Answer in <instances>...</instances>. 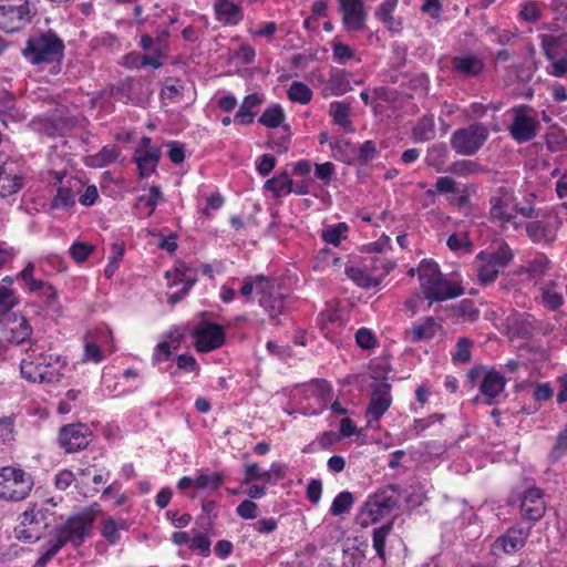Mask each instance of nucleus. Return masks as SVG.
<instances>
[{
	"instance_id": "nucleus-1",
	"label": "nucleus",
	"mask_w": 567,
	"mask_h": 567,
	"mask_svg": "<svg viewBox=\"0 0 567 567\" xmlns=\"http://www.w3.org/2000/svg\"><path fill=\"white\" fill-rule=\"evenodd\" d=\"M93 520L94 515L91 512H83L58 526L54 512L44 504H32L20 515L14 534L18 539L27 543L51 536L37 560V566L43 567L64 545H81L91 535Z\"/></svg>"
},
{
	"instance_id": "nucleus-2",
	"label": "nucleus",
	"mask_w": 567,
	"mask_h": 567,
	"mask_svg": "<svg viewBox=\"0 0 567 567\" xmlns=\"http://www.w3.org/2000/svg\"><path fill=\"white\" fill-rule=\"evenodd\" d=\"M23 56L33 65L44 69L59 64L64 55L63 41L52 31L32 34L22 50Z\"/></svg>"
},
{
	"instance_id": "nucleus-3",
	"label": "nucleus",
	"mask_w": 567,
	"mask_h": 567,
	"mask_svg": "<svg viewBox=\"0 0 567 567\" xmlns=\"http://www.w3.org/2000/svg\"><path fill=\"white\" fill-rule=\"evenodd\" d=\"M421 289L430 305L460 297L464 289L456 282L446 280L437 264L423 260L417 269Z\"/></svg>"
},
{
	"instance_id": "nucleus-4",
	"label": "nucleus",
	"mask_w": 567,
	"mask_h": 567,
	"mask_svg": "<svg viewBox=\"0 0 567 567\" xmlns=\"http://www.w3.org/2000/svg\"><path fill=\"white\" fill-rule=\"evenodd\" d=\"M65 365L61 355L44 354L35 350L28 351L27 357L20 363L22 377L33 383L59 382Z\"/></svg>"
},
{
	"instance_id": "nucleus-5",
	"label": "nucleus",
	"mask_w": 567,
	"mask_h": 567,
	"mask_svg": "<svg viewBox=\"0 0 567 567\" xmlns=\"http://www.w3.org/2000/svg\"><path fill=\"white\" fill-rule=\"evenodd\" d=\"M399 498V485L391 484L375 492L369 497L361 509V524L368 525L370 523H375L390 514L398 506Z\"/></svg>"
},
{
	"instance_id": "nucleus-6",
	"label": "nucleus",
	"mask_w": 567,
	"mask_h": 567,
	"mask_svg": "<svg viewBox=\"0 0 567 567\" xmlns=\"http://www.w3.org/2000/svg\"><path fill=\"white\" fill-rule=\"evenodd\" d=\"M33 487L32 477L20 467L0 468V498L19 502L24 499Z\"/></svg>"
},
{
	"instance_id": "nucleus-7",
	"label": "nucleus",
	"mask_w": 567,
	"mask_h": 567,
	"mask_svg": "<svg viewBox=\"0 0 567 567\" xmlns=\"http://www.w3.org/2000/svg\"><path fill=\"white\" fill-rule=\"evenodd\" d=\"M489 136L488 127L480 122L466 127L457 128L451 135L450 142L453 151L462 156L475 155L486 143Z\"/></svg>"
},
{
	"instance_id": "nucleus-8",
	"label": "nucleus",
	"mask_w": 567,
	"mask_h": 567,
	"mask_svg": "<svg viewBox=\"0 0 567 567\" xmlns=\"http://www.w3.org/2000/svg\"><path fill=\"white\" fill-rule=\"evenodd\" d=\"M52 184L56 187V194L50 206L53 209L69 210L74 207L76 197L84 189V183L74 176H66L64 172H54Z\"/></svg>"
},
{
	"instance_id": "nucleus-9",
	"label": "nucleus",
	"mask_w": 567,
	"mask_h": 567,
	"mask_svg": "<svg viewBox=\"0 0 567 567\" xmlns=\"http://www.w3.org/2000/svg\"><path fill=\"white\" fill-rule=\"evenodd\" d=\"M514 202L515 196L512 189L506 187L496 188L489 197V220L498 223L501 226L512 225L517 228Z\"/></svg>"
},
{
	"instance_id": "nucleus-10",
	"label": "nucleus",
	"mask_w": 567,
	"mask_h": 567,
	"mask_svg": "<svg viewBox=\"0 0 567 567\" xmlns=\"http://www.w3.org/2000/svg\"><path fill=\"white\" fill-rule=\"evenodd\" d=\"M32 17L30 0L0 2V29L12 33L27 25Z\"/></svg>"
},
{
	"instance_id": "nucleus-11",
	"label": "nucleus",
	"mask_w": 567,
	"mask_h": 567,
	"mask_svg": "<svg viewBox=\"0 0 567 567\" xmlns=\"http://www.w3.org/2000/svg\"><path fill=\"white\" fill-rule=\"evenodd\" d=\"M514 118L509 125V134L517 143L532 141L538 132L539 122L533 109L518 105L512 109Z\"/></svg>"
},
{
	"instance_id": "nucleus-12",
	"label": "nucleus",
	"mask_w": 567,
	"mask_h": 567,
	"mask_svg": "<svg viewBox=\"0 0 567 567\" xmlns=\"http://www.w3.org/2000/svg\"><path fill=\"white\" fill-rule=\"evenodd\" d=\"M392 403L391 386L382 382L377 384L371 393L370 402L365 411L369 427H378L382 415Z\"/></svg>"
},
{
	"instance_id": "nucleus-13",
	"label": "nucleus",
	"mask_w": 567,
	"mask_h": 567,
	"mask_svg": "<svg viewBox=\"0 0 567 567\" xmlns=\"http://www.w3.org/2000/svg\"><path fill=\"white\" fill-rule=\"evenodd\" d=\"M560 225L556 214H546L539 220L527 223L526 233L534 243L549 245L555 241Z\"/></svg>"
},
{
	"instance_id": "nucleus-14",
	"label": "nucleus",
	"mask_w": 567,
	"mask_h": 567,
	"mask_svg": "<svg viewBox=\"0 0 567 567\" xmlns=\"http://www.w3.org/2000/svg\"><path fill=\"white\" fill-rule=\"evenodd\" d=\"M91 442V431L82 423L66 424L59 433V444L68 453L84 450Z\"/></svg>"
},
{
	"instance_id": "nucleus-15",
	"label": "nucleus",
	"mask_w": 567,
	"mask_h": 567,
	"mask_svg": "<svg viewBox=\"0 0 567 567\" xmlns=\"http://www.w3.org/2000/svg\"><path fill=\"white\" fill-rule=\"evenodd\" d=\"M484 59L471 51L456 54L451 60L452 73L457 78L476 79L485 71Z\"/></svg>"
},
{
	"instance_id": "nucleus-16",
	"label": "nucleus",
	"mask_w": 567,
	"mask_h": 567,
	"mask_svg": "<svg viewBox=\"0 0 567 567\" xmlns=\"http://www.w3.org/2000/svg\"><path fill=\"white\" fill-rule=\"evenodd\" d=\"M196 350L209 352L221 347L225 342V331L216 323H200L193 332Z\"/></svg>"
},
{
	"instance_id": "nucleus-17",
	"label": "nucleus",
	"mask_w": 567,
	"mask_h": 567,
	"mask_svg": "<svg viewBox=\"0 0 567 567\" xmlns=\"http://www.w3.org/2000/svg\"><path fill=\"white\" fill-rule=\"evenodd\" d=\"M342 13V21L348 31L362 30L367 13L362 0H338Z\"/></svg>"
},
{
	"instance_id": "nucleus-18",
	"label": "nucleus",
	"mask_w": 567,
	"mask_h": 567,
	"mask_svg": "<svg viewBox=\"0 0 567 567\" xmlns=\"http://www.w3.org/2000/svg\"><path fill=\"white\" fill-rule=\"evenodd\" d=\"M442 330V326L433 318L426 317L419 320L404 331V338L409 342H426L433 339L437 332Z\"/></svg>"
},
{
	"instance_id": "nucleus-19",
	"label": "nucleus",
	"mask_w": 567,
	"mask_h": 567,
	"mask_svg": "<svg viewBox=\"0 0 567 567\" xmlns=\"http://www.w3.org/2000/svg\"><path fill=\"white\" fill-rule=\"evenodd\" d=\"M214 13L217 21L229 27L239 24L244 19L243 7L233 0H215Z\"/></svg>"
},
{
	"instance_id": "nucleus-20",
	"label": "nucleus",
	"mask_w": 567,
	"mask_h": 567,
	"mask_svg": "<svg viewBox=\"0 0 567 567\" xmlns=\"http://www.w3.org/2000/svg\"><path fill=\"white\" fill-rule=\"evenodd\" d=\"M545 509L542 491L537 487L528 488L524 493L522 501V514L524 518L538 520L543 517Z\"/></svg>"
},
{
	"instance_id": "nucleus-21",
	"label": "nucleus",
	"mask_w": 567,
	"mask_h": 567,
	"mask_svg": "<svg viewBox=\"0 0 567 567\" xmlns=\"http://www.w3.org/2000/svg\"><path fill=\"white\" fill-rule=\"evenodd\" d=\"M529 529V527L523 528L520 526L509 528L504 536L496 540V546L501 547L506 554L516 553L525 545Z\"/></svg>"
},
{
	"instance_id": "nucleus-22",
	"label": "nucleus",
	"mask_w": 567,
	"mask_h": 567,
	"mask_svg": "<svg viewBox=\"0 0 567 567\" xmlns=\"http://www.w3.org/2000/svg\"><path fill=\"white\" fill-rule=\"evenodd\" d=\"M3 332L9 342L21 344L32 334V327L24 317L14 316L7 323Z\"/></svg>"
},
{
	"instance_id": "nucleus-23",
	"label": "nucleus",
	"mask_w": 567,
	"mask_h": 567,
	"mask_svg": "<svg viewBox=\"0 0 567 567\" xmlns=\"http://www.w3.org/2000/svg\"><path fill=\"white\" fill-rule=\"evenodd\" d=\"M161 158V150H136L134 154V162L138 168V175L141 178H146L153 174L157 167Z\"/></svg>"
},
{
	"instance_id": "nucleus-24",
	"label": "nucleus",
	"mask_w": 567,
	"mask_h": 567,
	"mask_svg": "<svg viewBox=\"0 0 567 567\" xmlns=\"http://www.w3.org/2000/svg\"><path fill=\"white\" fill-rule=\"evenodd\" d=\"M538 39L547 59L567 55V33L539 34Z\"/></svg>"
},
{
	"instance_id": "nucleus-25",
	"label": "nucleus",
	"mask_w": 567,
	"mask_h": 567,
	"mask_svg": "<svg viewBox=\"0 0 567 567\" xmlns=\"http://www.w3.org/2000/svg\"><path fill=\"white\" fill-rule=\"evenodd\" d=\"M505 389V380L503 375L496 371H489L485 374L480 390L481 393L486 398L487 404H493L495 398H497Z\"/></svg>"
},
{
	"instance_id": "nucleus-26",
	"label": "nucleus",
	"mask_w": 567,
	"mask_h": 567,
	"mask_svg": "<svg viewBox=\"0 0 567 567\" xmlns=\"http://www.w3.org/2000/svg\"><path fill=\"white\" fill-rule=\"evenodd\" d=\"M476 272L480 282L484 286L496 280L499 268L488 258L487 251H481L476 256Z\"/></svg>"
},
{
	"instance_id": "nucleus-27",
	"label": "nucleus",
	"mask_w": 567,
	"mask_h": 567,
	"mask_svg": "<svg viewBox=\"0 0 567 567\" xmlns=\"http://www.w3.org/2000/svg\"><path fill=\"white\" fill-rule=\"evenodd\" d=\"M346 272L350 279L362 288H374L381 284V276L371 274L369 264L364 261L362 267H348Z\"/></svg>"
},
{
	"instance_id": "nucleus-28",
	"label": "nucleus",
	"mask_w": 567,
	"mask_h": 567,
	"mask_svg": "<svg viewBox=\"0 0 567 567\" xmlns=\"http://www.w3.org/2000/svg\"><path fill=\"white\" fill-rule=\"evenodd\" d=\"M224 482L225 475L221 472L199 471L194 478V487L212 494L218 491Z\"/></svg>"
},
{
	"instance_id": "nucleus-29",
	"label": "nucleus",
	"mask_w": 567,
	"mask_h": 567,
	"mask_svg": "<svg viewBox=\"0 0 567 567\" xmlns=\"http://www.w3.org/2000/svg\"><path fill=\"white\" fill-rule=\"evenodd\" d=\"M331 392V385L326 380H315L306 386V393L309 396L315 398L320 405L319 410L311 412V414L320 413L329 401Z\"/></svg>"
},
{
	"instance_id": "nucleus-30",
	"label": "nucleus",
	"mask_w": 567,
	"mask_h": 567,
	"mask_svg": "<svg viewBox=\"0 0 567 567\" xmlns=\"http://www.w3.org/2000/svg\"><path fill=\"white\" fill-rule=\"evenodd\" d=\"M449 158V150L446 144L436 143L429 147L425 156L427 166L434 168L436 172H445V164Z\"/></svg>"
},
{
	"instance_id": "nucleus-31",
	"label": "nucleus",
	"mask_w": 567,
	"mask_h": 567,
	"mask_svg": "<svg viewBox=\"0 0 567 567\" xmlns=\"http://www.w3.org/2000/svg\"><path fill=\"white\" fill-rule=\"evenodd\" d=\"M271 289L272 287L270 286V288L260 296L259 303L271 318H275L284 311L286 302L280 293H275Z\"/></svg>"
},
{
	"instance_id": "nucleus-32",
	"label": "nucleus",
	"mask_w": 567,
	"mask_h": 567,
	"mask_svg": "<svg viewBox=\"0 0 567 567\" xmlns=\"http://www.w3.org/2000/svg\"><path fill=\"white\" fill-rule=\"evenodd\" d=\"M333 158L343 163L352 164L357 156V146L347 140L339 138L330 142Z\"/></svg>"
},
{
	"instance_id": "nucleus-33",
	"label": "nucleus",
	"mask_w": 567,
	"mask_h": 567,
	"mask_svg": "<svg viewBox=\"0 0 567 567\" xmlns=\"http://www.w3.org/2000/svg\"><path fill=\"white\" fill-rule=\"evenodd\" d=\"M264 187L276 197H282L292 193V179L286 172H282L266 181Z\"/></svg>"
},
{
	"instance_id": "nucleus-34",
	"label": "nucleus",
	"mask_w": 567,
	"mask_h": 567,
	"mask_svg": "<svg viewBox=\"0 0 567 567\" xmlns=\"http://www.w3.org/2000/svg\"><path fill=\"white\" fill-rule=\"evenodd\" d=\"M261 102L260 96L257 94L247 95L237 111L235 120L244 125L251 124L255 118V113H252L251 110L260 105Z\"/></svg>"
},
{
	"instance_id": "nucleus-35",
	"label": "nucleus",
	"mask_w": 567,
	"mask_h": 567,
	"mask_svg": "<svg viewBox=\"0 0 567 567\" xmlns=\"http://www.w3.org/2000/svg\"><path fill=\"white\" fill-rule=\"evenodd\" d=\"M120 152L114 145L104 146L97 154L86 158V164L92 167H104L116 161Z\"/></svg>"
},
{
	"instance_id": "nucleus-36",
	"label": "nucleus",
	"mask_w": 567,
	"mask_h": 567,
	"mask_svg": "<svg viewBox=\"0 0 567 567\" xmlns=\"http://www.w3.org/2000/svg\"><path fill=\"white\" fill-rule=\"evenodd\" d=\"M453 315L463 322H475L480 318V310L473 300L463 299L453 307Z\"/></svg>"
},
{
	"instance_id": "nucleus-37",
	"label": "nucleus",
	"mask_w": 567,
	"mask_h": 567,
	"mask_svg": "<svg viewBox=\"0 0 567 567\" xmlns=\"http://www.w3.org/2000/svg\"><path fill=\"white\" fill-rule=\"evenodd\" d=\"M285 118L284 109L279 104H272L265 110L258 122L268 128H277L284 123Z\"/></svg>"
},
{
	"instance_id": "nucleus-38",
	"label": "nucleus",
	"mask_w": 567,
	"mask_h": 567,
	"mask_svg": "<svg viewBox=\"0 0 567 567\" xmlns=\"http://www.w3.org/2000/svg\"><path fill=\"white\" fill-rule=\"evenodd\" d=\"M445 172L456 176L466 177L482 173L483 168L474 161L461 159L452 163L446 167Z\"/></svg>"
},
{
	"instance_id": "nucleus-39",
	"label": "nucleus",
	"mask_w": 567,
	"mask_h": 567,
	"mask_svg": "<svg viewBox=\"0 0 567 567\" xmlns=\"http://www.w3.org/2000/svg\"><path fill=\"white\" fill-rule=\"evenodd\" d=\"M546 146L553 153L567 150L566 132L556 126L550 127L546 133Z\"/></svg>"
},
{
	"instance_id": "nucleus-40",
	"label": "nucleus",
	"mask_w": 567,
	"mask_h": 567,
	"mask_svg": "<svg viewBox=\"0 0 567 567\" xmlns=\"http://www.w3.org/2000/svg\"><path fill=\"white\" fill-rule=\"evenodd\" d=\"M22 120L21 112L14 105V97L6 94L4 101L0 102V121L8 125L10 122H19Z\"/></svg>"
},
{
	"instance_id": "nucleus-41",
	"label": "nucleus",
	"mask_w": 567,
	"mask_h": 567,
	"mask_svg": "<svg viewBox=\"0 0 567 567\" xmlns=\"http://www.w3.org/2000/svg\"><path fill=\"white\" fill-rule=\"evenodd\" d=\"M126 527L124 519L115 520L112 517H107L103 520L101 527V534L110 544H115L120 539V530Z\"/></svg>"
},
{
	"instance_id": "nucleus-42",
	"label": "nucleus",
	"mask_w": 567,
	"mask_h": 567,
	"mask_svg": "<svg viewBox=\"0 0 567 567\" xmlns=\"http://www.w3.org/2000/svg\"><path fill=\"white\" fill-rule=\"evenodd\" d=\"M363 261L369 264V271L371 274H379L381 276V281L394 268V262L384 256H368Z\"/></svg>"
},
{
	"instance_id": "nucleus-43",
	"label": "nucleus",
	"mask_w": 567,
	"mask_h": 567,
	"mask_svg": "<svg viewBox=\"0 0 567 567\" xmlns=\"http://www.w3.org/2000/svg\"><path fill=\"white\" fill-rule=\"evenodd\" d=\"M268 288H270V281L267 278L262 276L247 277L240 288V295L248 298L256 290L262 296Z\"/></svg>"
},
{
	"instance_id": "nucleus-44",
	"label": "nucleus",
	"mask_w": 567,
	"mask_h": 567,
	"mask_svg": "<svg viewBox=\"0 0 567 567\" xmlns=\"http://www.w3.org/2000/svg\"><path fill=\"white\" fill-rule=\"evenodd\" d=\"M125 251L124 243L122 241H115L112 244L111 247V256L109 257V262L104 269V276L107 279H111L116 270L118 269L120 262L123 259Z\"/></svg>"
},
{
	"instance_id": "nucleus-45",
	"label": "nucleus",
	"mask_w": 567,
	"mask_h": 567,
	"mask_svg": "<svg viewBox=\"0 0 567 567\" xmlns=\"http://www.w3.org/2000/svg\"><path fill=\"white\" fill-rule=\"evenodd\" d=\"M329 115L334 124L347 127L350 125V105L344 102L334 101L330 103Z\"/></svg>"
},
{
	"instance_id": "nucleus-46",
	"label": "nucleus",
	"mask_w": 567,
	"mask_h": 567,
	"mask_svg": "<svg viewBox=\"0 0 567 567\" xmlns=\"http://www.w3.org/2000/svg\"><path fill=\"white\" fill-rule=\"evenodd\" d=\"M555 285H545L542 287V302L549 310H557L564 303V297L560 292L555 290Z\"/></svg>"
},
{
	"instance_id": "nucleus-47",
	"label": "nucleus",
	"mask_w": 567,
	"mask_h": 567,
	"mask_svg": "<svg viewBox=\"0 0 567 567\" xmlns=\"http://www.w3.org/2000/svg\"><path fill=\"white\" fill-rule=\"evenodd\" d=\"M434 121L432 117H423L413 128V138L416 142H427L435 135Z\"/></svg>"
},
{
	"instance_id": "nucleus-48",
	"label": "nucleus",
	"mask_w": 567,
	"mask_h": 567,
	"mask_svg": "<svg viewBox=\"0 0 567 567\" xmlns=\"http://www.w3.org/2000/svg\"><path fill=\"white\" fill-rule=\"evenodd\" d=\"M288 97L290 101L299 104H308L312 97L311 89L302 82H292L288 90Z\"/></svg>"
},
{
	"instance_id": "nucleus-49",
	"label": "nucleus",
	"mask_w": 567,
	"mask_h": 567,
	"mask_svg": "<svg viewBox=\"0 0 567 567\" xmlns=\"http://www.w3.org/2000/svg\"><path fill=\"white\" fill-rule=\"evenodd\" d=\"M348 226L346 223L327 226L322 229L321 237L327 244L338 246L340 241L347 237Z\"/></svg>"
},
{
	"instance_id": "nucleus-50",
	"label": "nucleus",
	"mask_w": 567,
	"mask_h": 567,
	"mask_svg": "<svg viewBox=\"0 0 567 567\" xmlns=\"http://www.w3.org/2000/svg\"><path fill=\"white\" fill-rule=\"evenodd\" d=\"M148 190H150L148 196H140L137 198L136 206L137 207H141V206L146 207L148 209L147 216H151L154 213L156 205L161 202H164V196L158 186L152 185V186H150Z\"/></svg>"
},
{
	"instance_id": "nucleus-51",
	"label": "nucleus",
	"mask_w": 567,
	"mask_h": 567,
	"mask_svg": "<svg viewBox=\"0 0 567 567\" xmlns=\"http://www.w3.org/2000/svg\"><path fill=\"white\" fill-rule=\"evenodd\" d=\"M352 505L353 495L348 491L341 492L334 497L330 507V514L333 516L343 515L351 509Z\"/></svg>"
},
{
	"instance_id": "nucleus-52",
	"label": "nucleus",
	"mask_w": 567,
	"mask_h": 567,
	"mask_svg": "<svg viewBox=\"0 0 567 567\" xmlns=\"http://www.w3.org/2000/svg\"><path fill=\"white\" fill-rule=\"evenodd\" d=\"M549 259L539 255L530 260L526 266V274L532 279H540L548 270Z\"/></svg>"
},
{
	"instance_id": "nucleus-53",
	"label": "nucleus",
	"mask_w": 567,
	"mask_h": 567,
	"mask_svg": "<svg viewBox=\"0 0 567 567\" xmlns=\"http://www.w3.org/2000/svg\"><path fill=\"white\" fill-rule=\"evenodd\" d=\"M19 303V297L12 288L0 284V315L12 310Z\"/></svg>"
},
{
	"instance_id": "nucleus-54",
	"label": "nucleus",
	"mask_w": 567,
	"mask_h": 567,
	"mask_svg": "<svg viewBox=\"0 0 567 567\" xmlns=\"http://www.w3.org/2000/svg\"><path fill=\"white\" fill-rule=\"evenodd\" d=\"M392 523L382 525L375 528L372 534L373 548L380 558H384L385 539L392 530Z\"/></svg>"
},
{
	"instance_id": "nucleus-55",
	"label": "nucleus",
	"mask_w": 567,
	"mask_h": 567,
	"mask_svg": "<svg viewBox=\"0 0 567 567\" xmlns=\"http://www.w3.org/2000/svg\"><path fill=\"white\" fill-rule=\"evenodd\" d=\"M329 86L332 94L337 96L343 95L352 89L344 71L333 73Z\"/></svg>"
},
{
	"instance_id": "nucleus-56",
	"label": "nucleus",
	"mask_w": 567,
	"mask_h": 567,
	"mask_svg": "<svg viewBox=\"0 0 567 567\" xmlns=\"http://www.w3.org/2000/svg\"><path fill=\"white\" fill-rule=\"evenodd\" d=\"M488 258L499 268H505L514 258V254L511 247L503 243L499 245L497 250L488 252Z\"/></svg>"
},
{
	"instance_id": "nucleus-57",
	"label": "nucleus",
	"mask_w": 567,
	"mask_h": 567,
	"mask_svg": "<svg viewBox=\"0 0 567 567\" xmlns=\"http://www.w3.org/2000/svg\"><path fill=\"white\" fill-rule=\"evenodd\" d=\"M93 251L94 246L83 241L73 243L69 249L70 256L78 264L84 262Z\"/></svg>"
},
{
	"instance_id": "nucleus-58",
	"label": "nucleus",
	"mask_w": 567,
	"mask_h": 567,
	"mask_svg": "<svg viewBox=\"0 0 567 567\" xmlns=\"http://www.w3.org/2000/svg\"><path fill=\"white\" fill-rule=\"evenodd\" d=\"M472 341L467 338H461L452 354L453 361L457 363L468 362L471 359Z\"/></svg>"
},
{
	"instance_id": "nucleus-59",
	"label": "nucleus",
	"mask_w": 567,
	"mask_h": 567,
	"mask_svg": "<svg viewBox=\"0 0 567 567\" xmlns=\"http://www.w3.org/2000/svg\"><path fill=\"white\" fill-rule=\"evenodd\" d=\"M264 481L266 483H270V478L268 475V471L261 470L258 464H249L245 467V478L244 483L249 484L252 481Z\"/></svg>"
},
{
	"instance_id": "nucleus-60",
	"label": "nucleus",
	"mask_w": 567,
	"mask_h": 567,
	"mask_svg": "<svg viewBox=\"0 0 567 567\" xmlns=\"http://www.w3.org/2000/svg\"><path fill=\"white\" fill-rule=\"evenodd\" d=\"M164 56V48L162 43H157L156 48H154V53L152 54H143L141 63L142 68L152 66L153 69H159L163 64L161 62V58Z\"/></svg>"
},
{
	"instance_id": "nucleus-61",
	"label": "nucleus",
	"mask_w": 567,
	"mask_h": 567,
	"mask_svg": "<svg viewBox=\"0 0 567 567\" xmlns=\"http://www.w3.org/2000/svg\"><path fill=\"white\" fill-rule=\"evenodd\" d=\"M188 548L198 550L202 556L207 557L210 554V540L206 535L197 534L190 539Z\"/></svg>"
},
{
	"instance_id": "nucleus-62",
	"label": "nucleus",
	"mask_w": 567,
	"mask_h": 567,
	"mask_svg": "<svg viewBox=\"0 0 567 567\" xmlns=\"http://www.w3.org/2000/svg\"><path fill=\"white\" fill-rule=\"evenodd\" d=\"M565 453H567V426L561 432H559L556 443L550 451L549 457L553 461H557Z\"/></svg>"
},
{
	"instance_id": "nucleus-63",
	"label": "nucleus",
	"mask_w": 567,
	"mask_h": 567,
	"mask_svg": "<svg viewBox=\"0 0 567 567\" xmlns=\"http://www.w3.org/2000/svg\"><path fill=\"white\" fill-rule=\"evenodd\" d=\"M355 341L358 346L364 350H370L375 347L377 339L371 330L361 328L355 333Z\"/></svg>"
},
{
	"instance_id": "nucleus-64",
	"label": "nucleus",
	"mask_w": 567,
	"mask_h": 567,
	"mask_svg": "<svg viewBox=\"0 0 567 567\" xmlns=\"http://www.w3.org/2000/svg\"><path fill=\"white\" fill-rule=\"evenodd\" d=\"M550 64L548 65V73L556 78H564L567 75V59L556 56L548 59Z\"/></svg>"
}]
</instances>
